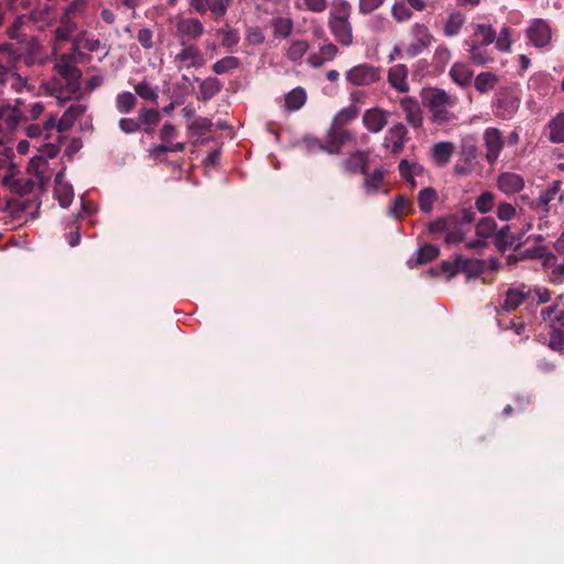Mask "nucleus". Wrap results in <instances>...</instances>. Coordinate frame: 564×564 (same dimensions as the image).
<instances>
[{"label":"nucleus","instance_id":"f257e3e1","mask_svg":"<svg viewBox=\"0 0 564 564\" xmlns=\"http://www.w3.org/2000/svg\"><path fill=\"white\" fill-rule=\"evenodd\" d=\"M350 17L351 4L347 0H332L327 24L335 40L344 46H350L354 41Z\"/></svg>","mask_w":564,"mask_h":564},{"label":"nucleus","instance_id":"f03ea898","mask_svg":"<svg viewBox=\"0 0 564 564\" xmlns=\"http://www.w3.org/2000/svg\"><path fill=\"white\" fill-rule=\"evenodd\" d=\"M454 105L455 98L441 89L432 91L429 97V108L433 120L437 123H446L452 120L453 113L451 109Z\"/></svg>","mask_w":564,"mask_h":564},{"label":"nucleus","instance_id":"7ed1b4c3","mask_svg":"<svg viewBox=\"0 0 564 564\" xmlns=\"http://www.w3.org/2000/svg\"><path fill=\"white\" fill-rule=\"evenodd\" d=\"M181 50L173 57V64L177 70L200 68L206 64L204 54L195 44L181 41Z\"/></svg>","mask_w":564,"mask_h":564},{"label":"nucleus","instance_id":"20e7f679","mask_svg":"<svg viewBox=\"0 0 564 564\" xmlns=\"http://www.w3.org/2000/svg\"><path fill=\"white\" fill-rule=\"evenodd\" d=\"M86 110L87 105L77 101L70 105L59 119H57L56 116H50L43 128L47 132L54 127H56L59 132L67 131L74 126L75 121L86 112Z\"/></svg>","mask_w":564,"mask_h":564},{"label":"nucleus","instance_id":"39448f33","mask_svg":"<svg viewBox=\"0 0 564 564\" xmlns=\"http://www.w3.org/2000/svg\"><path fill=\"white\" fill-rule=\"evenodd\" d=\"M410 36L411 41L404 48V55L410 58L420 55L434 40L429 28L423 23H414L410 28Z\"/></svg>","mask_w":564,"mask_h":564},{"label":"nucleus","instance_id":"423d86ee","mask_svg":"<svg viewBox=\"0 0 564 564\" xmlns=\"http://www.w3.org/2000/svg\"><path fill=\"white\" fill-rule=\"evenodd\" d=\"M59 151L61 148L57 144L48 143L43 145L40 153L31 160L30 166L35 171L40 186H45L51 178V174L47 172V159L55 158Z\"/></svg>","mask_w":564,"mask_h":564},{"label":"nucleus","instance_id":"0eeeda50","mask_svg":"<svg viewBox=\"0 0 564 564\" xmlns=\"http://www.w3.org/2000/svg\"><path fill=\"white\" fill-rule=\"evenodd\" d=\"M345 78L352 86H370L380 79V68L361 63L349 68L345 73Z\"/></svg>","mask_w":564,"mask_h":564},{"label":"nucleus","instance_id":"6e6552de","mask_svg":"<svg viewBox=\"0 0 564 564\" xmlns=\"http://www.w3.org/2000/svg\"><path fill=\"white\" fill-rule=\"evenodd\" d=\"M56 72L67 80V91L75 94L79 89L80 70L76 67L74 59L68 54L61 55L55 62Z\"/></svg>","mask_w":564,"mask_h":564},{"label":"nucleus","instance_id":"1a4fd4ad","mask_svg":"<svg viewBox=\"0 0 564 564\" xmlns=\"http://www.w3.org/2000/svg\"><path fill=\"white\" fill-rule=\"evenodd\" d=\"M174 26L176 35L183 40H198L205 33V28L202 21L194 17H175Z\"/></svg>","mask_w":564,"mask_h":564},{"label":"nucleus","instance_id":"9d476101","mask_svg":"<svg viewBox=\"0 0 564 564\" xmlns=\"http://www.w3.org/2000/svg\"><path fill=\"white\" fill-rule=\"evenodd\" d=\"M484 147L486 149V160L490 165L497 163L503 149L502 132L498 128H487L482 134Z\"/></svg>","mask_w":564,"mask_h":564},{"label":"nucleus","instance_id":"9b49d317","mask_svg":"<svg viewBox=\"0 0 564 564\" xmlns=\"http://www.w3.org/2000/svg\"><path fill=\"white\" fill-rule=\"evenodd\" d=\"M561 192V182H552L544 191H542L535 200H529V207L541 217H547L551 212V202L558 196Z\"/></svg>","mask_w":564,"mask_h":564},{"label":"nucleus","instance_id":"f8f14e48","mask_svg":"<svg viewBox=\"0 0 564 564\" xmlns=\"http://www.w3.org/2000/svg\"><path fill=\"white\" fill-rule=\"evenodd\" d=\"M531 294L532 290L530 286L523 283H514L506 291L501 308L506 312H512L529 299Z\"/></svg>","mask_w":564,"mask_h":564},{"label":"nucleus","instance_id":"ddd939ff","mask_svg":"<svg viewBox=\"0 0 564 564\" xmlns=\"http://www.w3.org/2000/svg\"><path fill=\"white\" fill-rule=\"evenodd\" d=\"M24 100L19 98L14 106L0 107V131H12L23 121L22 107Z\"/></svg>","mask_w":564,"mask_h":564},{"label":"nucleus","instance_id":"4468645a","mask_svg":"<svg viewBox=\"0 0 564 564\" xmlns=\"http://www.w3.org/2000/svg\"><path fill=\"white\" fill-rule=\"evenodd\" d=\"M527 36L532 45L538 48L545 47L550 44L552 32L550 25L542 19L531 21L527 29Z\"/></svg>","mask_w":564,"mask_h":564},{"label":"nucleus","instance_id":"2eb2a0df","mask_svg":"<svg viewBox=\"0 0 564 564\" xmlns=\"http://www.w3.org/2000/svg\"><path fill=\"white\" fill-rule=\"evenodd\" d=\"M390 112L379 107L367 109L362 115V123L371 133H379L387 126Z\"/></svg>","mask_w":564,"mask_h":564},{"label":"nucleus","instance_id":"dca6fc26","mask_svg":"<svg viewBox=\"0 0 564 564\" xmlns=\"http://www.w3.org/2000/svg\"><path fill=\"white\" fill-rule=\"evenodd\" d=\"M406 135L408 130L405 126L400 122L395 123L388 129L384 135L383 147L391 150L393 153H399L404 148Z\"/></svg>","mask_w":564,"mask_h":564},{"label":"nucleus","instance_id":"f3484780","mask_svg":"<svg viewBox=\"0 0 564 564\" xmlns=\"http://www.w3.org/2000/svg\"><path fill=\"white\" fill-rule=\"evenodd\" d=\"M400 107L405 115L408 124L416 129L422 126L423 112L419 101L410 96H405L400 100Z\"/></svg>","mask_w":564,"mask_h":564},{"label":"nucleus","instance_id":"a211bd4d","mask_svg":"<svg viewBox=\"0 0 564 564\" xmlns=\"http://www.w3.org/2000/svg\"><path fill=\"white\" fill-rule=\"evenodd\" d=\"M524 185V178L513 172H503L497 178V187L506 195L521 192Z\"/></svg>","mask_w":564,"mask_h":564},{"label":"nucleus","instance_id":"6ab92c4d","mask_svg":"<svg viewBox=\"0 0 564 564\" xmlns=\"http://www.w3.org/2000/svg\"><path fill=\"white\" fill-rule=\"evenodd\" d=\"M408 75V67L404 64H395L388 70V83L397 91L405 94L410 89Z\"/></svg>","mask_w":564,"mask_h":564},{"label":"nucleus","instance_id":"aec40b11","mask_svg":"<svg viewBox=\"0 0 564 564\" xmlns=\"http://www.w3.org/2000/svg\"><path fill=\"white\" fill-rule=\"evenodd\" d=\"M496 40V31L490 24L478 23L474 26L471 36L466 41L467 43H475L478 45H490Z\"/></svg>","mask_w":564,"mask_h":564},{"label":"nucleus","instance_id":"412c9836","mask_svg":"<svg viewBox=\"0 0 564 564\" xmlns=\"http://www.w3.org/2000/svg\"><path fill=\"white\" fill-rule=\"evenodd\" d=\"M338 54V47L333 43L321 46L317 53H313L307 58V64L313 68H318L326 62L333 61Z\"/></svg>","mask_w":564,"mask_h":564},{"label":"nucleus","instance_id":"4be33fe9","mask_svg":"<svg viewBox=\"0 0 564 564\" xmlns=\"http://www.w3.org/2000/svg\"><path fill=\"white\" fill-rule=\"evenodd\" d=\"M76 30V23L67 15H63L61 18V25L56 28L54 31V44H53V52L56 54V52L59 50V42L67 41L70 39V35Z\"/></svg>","mask_w":564,"mask_h":564},{"label":"nucleus","instance_id":"5701e85b","mask_svg":"<svg viewBox=\"0 0 564 564\" xmlns=\"http://www.w3.org/2000/svg\"><path fill=\"white\" fill-rule=\"evenodd\" d=\"M63 177V171L58 172L55 176V195L59 202V205L66 208L73 200L74 192L73 187L66 183Z\"/></svg>","mask_w":564,"mask_h":564},{"label":"nucleus","instance_id":"b1692460","mask_svg":"<svg viewBox=\"0 0 564 564\" xmlns=\"http://www.w3.org/2000/svg\"><path fill=\"white\" fill-rule=\"evenodd\" d=\"M455 144L449 141L437 142L432 147V158L437 165H446L455 152Z\"/></svg>","mask_w":564,"mask_h":564},{"label":"nucleus","instance_id":"393cba45","mask_svg":"<svg viewBox=\"0 0 564 564\" xmlns=\"http://www.w3.org/2000/svg\"><path fill=\"white\" fill-rule=\"evenodd\" d=\"M541 314L543 321L547 322L555 333H564V306L562 308L551 306L543 310Z\"/></svg>","mask_w":564,"mask_h":564},{"label":"nucleus","instance_id":"a878e982","mask_svg":"<svg viewBox=\"0 0 564 564\" xmlns=\"http://www.w3.org/2000/svg\"><path fill=\"white\" fill-rule=\"evenodd\" d=\"M474 72L467 63L456 62L453 64L449 76L453 82L462 87H466L470 84Z\"/></svg>","mask_w":564,"mask_h":564},{"label":"nucleus","instance_id":"bb28decb","mask_svg":"<svg viewBox=\"0 0 564 564\" xmlns=\"http://www.w3.org/2000/svg\"><path fill=\"white\" fill-rule=\"evenodd\" d=\"M465 21H466V17L464 13H462L459 11L451 12L444 22L445 36H447V37L456 36L460 32L463 25L465 24Z\"/></svg>","mask_w":564,"mask_h":564},{"label":"nucleus","instance_id":"cd10ccee","mask_svg":"<svg viewBox=\"0 0 564 564\" xmlns=\"http://www.w3.org/2000/svg\"><path fill=\"white\" fill-rule=\"evenodd\" d=\"M368 154L361 151H358L351 154L345 162L346 171L350 173H362L366 174L368 166Z\"/></svg>","mask_w":564,"mask_h":564},{"label":"nucleus","instance_id":"c85d7f7f","mask_svg":"<svg viewBox=\"0 0 564 564\" xmlns=\"http://www.w3.org/2000/svg\"><path fill=\"white\" fill-rule=\"evenodd\" d=\"M438 199V194L433 187H425L417 194V204L421 212L429 214Z\"/></svg>","mask_w":564,"mask_h":564},{"label":"nucleus","instance_id":"c756f323","mask_svg":"<svg viewBox=\"0 0 564 564\" xmlns=\"http://www.w3.org/2000/svg\"><path fill=\"white\" fill-rule=\"evenodd\" d=\"M549 140L553 143L564 142V111L557 113L547 124Z\"/></svg>","mask_w":564,"mask_h":564},{"label":"nucleus","instance_id":"7c9ffc66","mask_svg":"<svg viewBox=\"0 0 564 564\" xmlns=\"http://www.w3.org/2000/svg\"><path fill=\"white\" fill-rule=\"evenodd\" d=\"M384 175L386 171L382 169H377L370 174L366 172L364 181L365 191L371 195L376 194L383 183Z\"/></svg>","mask_w":564,"mask_h":564},{"label":"nucleus","instance_id":"2f4dec72","mask_svg":"<svg viewBox=\"0 0 564 564\" xmlns=\"http://www.w3.org/2000/svg\"><path fill=\"white\" fill-rule=\"evenodd\" d=\"M469 57L470 59L480 66H485L488 63L492 62V57L490 56L487 45H478L475 43H467Z\"/></svg>","mask_w":564,"mask_h":564},{"label":"nucleus","instance_id":"473e14b6","mask_svg":"<svg viewBox=\"0 0 564 564\" xmlns=\"http://www.w3.org/2000/svg\"><path fill=\"white\" fill-rule=\"evenodd\" d=\"M306 101V93L303 88H294L284 99V107L289 111L299 110Z\"/></svg>","mask_w":564,"mask_h":564},{"label":"nucleus","instance_id":"72a5a7b5","mask_svg":"<svg viewBox=\"0 0 564 564\" xmlns=\"http://www.w3.org/2000/svg\"><path fill=\"white\" fill-rule=\"evenodd\" d=\"M308 42L305 40H294L286 50V57L293 63H300L308 51Z\"/></svg>","mask_w":564,"mask_h":564},{"label":"nucleus","instance_id":"f704fd0d","mask_svg":"<svg viewBox=\"0 0 564 564\" xmlns=\"http://www.w3.org/2000/svg\"><path fill=\"white\" fill-rule=\"evenodd\" d=\"M272 30L275 37L286 39L293 31V20L291 18L276 17L272 19Z\"/></svg>","mask_w":564,"mask_h":564},{"label":"nucleus","instance_id":"c9c22d12","mask_svg":"<svg viewBox=\"0 0 564 564\" xmlns=\"http://www.w3.org/2000/svg\"><path fill=\"white\" fill-rule=\"evenodd\" d=\"M498 76L490 72H482L478 74L475 78V88L480 94H486L492 90L498 83Z\"/></svg>","mask_w":564,"mask_h":564},{"label":"nucleus","instance_id":"e433bc0d","mask_svg":"<svg viewBox=\"0 0 564 564\" xmlns=\"http://www.w3.org/2000/svg\"><path fill=\"white\" fill-rule=\"evenodd\" d=\"M216 34L221 37V45L228 50L235 47L240 41L239 32L228 24L218 29Z\"/></svg>","mask_w":564,"mask_h":564},{"label":"nucleus","instance_id":"4c0bfd02","mask_svg":"<svg viewBox=\"0 0 564 564\" xmlns=\"http://www.w3.org/2000/svg\"><path fill=\"white\" fill-rule=\"evenodd\" d=\"M521 238L516 237L510 229V226H503L497 234H496V243L499 248H511L513 246L521 245Z\"/></svg>","mask_w":564,"mask_h":564},{"label":"nucleus","instance_id":"58836bf2","mask_svg":"<svg viewBox=\"0 0 564 564\" xmlns=\"http://www.w3.org/2000/svg\"><path fill=\"white\" fill-rule=\"evenodd\" d=\"M232 0H207L206 12L209 11L215 21H219L230 8Z\"/></svg>","mask_w":564,"mask_h":564},{"label":"nucleus","instance_id":"ea45409f","mask_svg":"<svg viewBox=\"0 0 564 564\" xmlns=\"http://www.w3.org/2000/svg\"><path fill=\"white\" fill-rule=\"evenodd\" d=\"M137 97L130 91L120 93L116 97V109L119 113H130L137 106Z\"/></svg>","mask_w":564,"mask_h":564},{"label":"nucleus","instance_id":"a19ab883","mask_svg":"<svg viewBox=\"0 0 564 564\" xmlns=\"http://www.w3.org/2000/svg\"><path fill=\"white\" fill-rule=\"evenodd\" d=\"M351 134L349 131L343 129V128H335L332 127L329 131V141H330V148L327 149L330 153L336 152L341 144L345 142L351 140Z\"/></svg>","mask_w":564,"mask_h":564},{"label":"nucleus","instance_id":"79ce46f5","mask_svg":"<svg viewBox=\"0 0 564 564\" xmlns=\"http://www.w3.org/2000/svg\"><path fill=\"white\" fill-rule=\"evenodd\" d=\"M221 89L220 82L215 77L205 78L199 85V94L203 100H209Z\"/></svg>","mask_w":564,"mask_h":564},{"label":"nucleus","instance_id":"37998d69","mask_svg":"<svg viewBox=\"0 0 564 564\" xmlns=\"http://www.w3.org/2000/svg\"><path fill=\"white\" fill-rule=\"evenodd\" d=\"M240 66V61L236 56H226L213 64V72L217 75H223L237 69Z\"/></svg>","mask_w":564,"mask_h":564},{"label":"nucleus","instance_id":"c03bdc74","mask_svg":"<svg viewBox=\"0 0 564 564\" xmlns=\"http://www.w3.org/2000/svg\"><path fill=\"white\" fill-rule=\"evenodd\" d=\"M457 223V218L455 216H447L444 218H440L430 224V232L434 236L446 235L447 230L452 227H455Z\"/></svg>","mask_w":564,"mask_h":564},{"label":"nucleus","instance_id":"a18cd8bd","mask_svg":"<svg viewBox=\"0 0 564 564\" xmlns=\"http://www.w3.org/2000/svg\"><path fill=\"white\" fill-rule=\"evenodd\" d=\"M160 120L161 116L156 109L143 107L138 111V121L140 122V128L142 126H158Z\"/></svg>","mask_w":564,"mask_h":564},{"label":"nucleus","instance_id":"49530a36","mask_svg":"<svg viewBox=\"0 0 564 564\" xmlns=\"http://www.w3.org/2000/svg\"><path fill=\"white\" fill-rule=\"evenodd\" d=\"M399 171L404 180H410L423 174L424 169L422 165L417 163H411L408 160L403 159L399 163Z\"/></svg>","mask_w":564,"mask_h":564},{"label":"nucleus","instance_id":"de8ad7c7","mask_svg":"<svg viewBox=\"0 0 564 564\" xmlns=\"http://www.w3.org/2000/svg\"><path fill=\"white\" fill-rule=\"evenodd\" d=\"M185 150L184 142H175L174 144H169L162 141V143L152 147L149 149V154L151 158H158L161 154L166 152H183Z\"/></svg>","mask_w":564,"mask_h":564},{"label":"nucleus","instance_id":"09e8293b","mask_svg":"<svg viewBox=\"0 0 564 564\" xmlns=\"http://www.w3.org/2000/svg\"><path fill=\"white\" fill-rule=\"evenodd\" d=\"M358 115V110L354 106L341 109L333 120V127L343 128L345 124L354 120Z\"/></svg>","mask_w":564,"mask_h":564},{"label":"nucleus","instance_id":"8fccbe9b","mask_svg":"<svg viewBox=\"0 0 564 564\" xmlns=\"http://www.w3.org/2000/svg\"><path fill=\"white\" fill-rule=\"evenodd\" d=\"M495 206V195L491 192L481 193L475 202L476 209L481 214H487Z\"/></svg>","mask_w":564,"mask_h":564},{"label":"nucleus","instance_id":"3c124183","mask_svg":"<svg viewBox=\"0 0 564 564\" xmlns=\"http://www.w3.org/2000/svg\"><path fill=\"white\" fill-rule=\"evenodd\" d=\"M299 9H304L313 13H322L328 7L327 0H299L296 2Z\"/></svg>","mask_w":564,"mask_h":564},{"label":"nucleus","instance_id":"603ef678","mask_svg":"<svg viewBox=\"0 0 564 564\" xmlns=\"http://www.w3.org/2000/svg\"><path fill=\"white\" fill-rule=\"evenodd\" d=\"M440 251L438 248L433 245H425L421 247L416 252V263L423 264L437 258Z\"/></svg>","mask_w":564,"mask_h":564},{"label":"nucleus","instance_id":"864d4df0","mask_svg":"<svg viewBox=\"0 0 564 564\" xmlns=\"http://www.w3.org/2000/svg\"><path fill=\"white\" fill-rule=\"evenodd\" d=\"M44 112V105L40 101L22 107L23 121L36 120Z\"/></svg>","mask_w":564,"mask_h":564},{"label":"nucleus","instance_id":"5fc2aeb1","mask_svg":"<svg viewBox=\"0 0 564 564\" xmlns=\"http://www.w3.org/2000/svg\"><path fill=\"white\" fill-rule=\"evenodd\" d=\"M497 229L496 220L491 217L482 218L476 226V231L479 237L487 238L495 234Z\"/></svg>","mask_w":564,"mask_h":564},{"label":"nucleus","instance_id":"6e6d98bb","mask_svg":"<svg viewBox=\"0 0 564 564\" xmlns=\"http://www.w3.org/2000/svg\"><path fill=\"white\" fill-rule=\"evenodd\" d=\"M134 90L137 95L147 100L156 101V99L159 98L156 88L152 87L145 80L138 83L134 86Z\"/></svg>","mask_w":564,"mask_h":564},{"label":"nucleus","instance_id":"4d7b16f0","mask_svg":"<svg viewBox=\"0 0 564 564\" xmlns=\"http://www.w3.org/2000/svg\"><path fill=\"white\" fill-rule=\"evenodd\" d=\"M459 271L466 272L469 276H476L479 274L481 267L478 260L466 259L458 257Z\"/></svg>","mask_w":564,"mask_h":564},{"label":"nucleus","instance_id":"13d9d810","mask_svg":"<svg viewBox=\"0 0 564 564\" xmlns=\"http://www.w3.org/2000/svg\"><path fill=\"white\" fill-rule=\"evenodd\" d=\"M495 43L496 47L501 52H509L511 50V32L508 26H503L500 30L498 37L496 36Z\"/></svg>","mask_w":564,"mask_h":564},{"label":"nucleus","instance_id":"bf43d9fd","mask_svg":"<svg viewBox=\"0 0 564 564\" xmlns=\"http://www.w3.org/2000/svg\"><path fill=\"white\" fill-rule=\"evenodd\" d=\"M391 15L398 22H404L411 19L412 11L403 2H395L391 8Z\"/></svg>","mask_w":564,"mask_h":564},{"label":"nucleus","instance_id":"052dcab7","mask_svg":"<svg viewBox=\"0 0 564 564\" xmlns=\"http://www.w3.org/2000/svg\"><path fill=\"white\" fill-rule=\"evenodd\" d=\"M497 217L502 221L511 220L516 217V207L507 202L499 203L496 210Z\"/></svg>","mask_w":564,"mask_h":564},{"label":"nucleus","instance_id":"680f3d73","mask_svg":"<svg viewBox=\"0 0 564 564\" xmlns=\"http://www.w3.org/2000/svg\"><path fill=\"white\" fill-rule=\"evenodd\" d=\"M409 206V199L404 195H399L395 197V199L389 207V214L394 217H398L400 214L405 213Z\"/></svg>","mask_w":564,"mask_h":564},{"label":"nucleus","instance_id":"e2e57ef3","mask_svg":"<svg viewBox=\"0 0 564 564\" xmlns=\"http://www.w3.org/2000/svg\"><path fill=\"white\" fill-rule=\"evenodd\" d=\"M153 31L149 28H142L138 31L137 40L144 50H151L154 46Z\"/></svg>","mask_w":564,"mask_h":564},{"label":"nucleus","instance_id":"0e129e2a","mask_svg":"<svg viewBox=\"0 0 564 564\" xmlns=\"http://www.w3.org/2000/svg\"><path fill=\"white\" fill-rule=\"evenodd\" d=\"M10 79H11V88L18 94L23 93L24 90H31L34 88L31 85H29L26 78L22 77L20 74L15 73V72H12Z\"/></svg>","mask_w":564,"mask_h":564},{"label":"nucleus","instance_id":"69168bd1","mask_svg":"<svg viewBox=\"0 0 564 564\" xmlns=\"http://www.w3.org/2000/svg\"><path fill=\"white\" fill-rule=\"evenodd\" d=\"M177 135V129L176 127L171 123V122H165L160 132H159V138L161 141L165 142V143H169V144H174L172 142L173 139H175Z\"/></svg>","mask_w":564,"mask_h":564},{"label":"nucleus","instance_id":"338daca9","mask_svg":"<svg viewBox=\"0 0 564 564\" xmlns=\"http://www.w3.org/2000/svg\"><path fill=\"white\" fill-rule=\"evenodd\" d=\"M246 41L251 45H260L264 42V34L258 26H250L246 31Z\"/></svg>","mask_w":564,"mask_h":564},{"label":"nucleus","instance_id":"774afa93","mask_svg":"<svg viewBox=\"0 0 564 564\" xmlns=\"http://www.w3.org/2000/svg\"><path fill=\"white\" fill-rule=\"evenodd\" d=\"M118 124L120 130L126 134L135 133L141 129L138 118H121Z\"/></svg>","mask_w":564,"mask_h":564}]
</instances>
